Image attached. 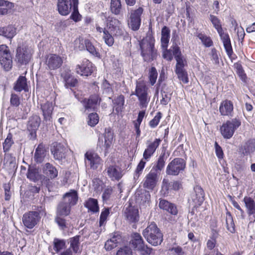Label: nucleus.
I'll use <instances>...</instances> for the list:
<instances>
[{"label": "nucleus", "instance_id": "obj_1", "mask_svg": "<svg viewBox=\"0 0 255 255\" xmlns=\"http://www.w3.org/2000/svg\"><path fill=\"white\" fill-rule=\"evenodd\" d=\"M142 235L146 241L152 246H157L162 242L163 235L154 223H151L143 230Z\"/></svg>", "mask_w": 255, "mask_h": 255}, {"label": "nucleus", "instance_id": "obj_2", "mask_svg": "<svg viewBox=\"0 0 255 255\" xmlns=\"http://www.w3.org/2000/svg\"><path fill=\"white\" fill-rule=\"evenodd\" d=\"M128 248L138 251L142 255H149L152 251V249L145 244L141 235L137 233L131 234Z\"/></svg>", "mask_w": 255, "mask_h": 255}, {"label": "nucleus", "instance_id": "obj_3", "mask_svg": "<svg viewBox=\"0 0 255 255\" xmlns=\"http://www.w3.org/2000/svg\"><path fill=\"white\" fill-rule=\"evenodd\" d=\"M154 39L153 37L147 36L140 43L141 55L145 61L153 60L156 56V50L154 48Z\"/></svg>", "mask_w": 255, "mask_h": 255}, {"label": "nucleus", "instance_id": "obj_4", "mask_svg": "<svg viewBox=\"0 0 255 255\" xmlns=\"http://www.w3.org/2000/svg\"><path fill=\"white\" fill-rule=\"evenodd\" d=\"M210 19L219 34L228 55L231 57L233 51L229 35L228 33L224 32L220 20L217 16L210 14Z\"/></svg>", "mask_w": 255, "mask_h": 255}, {"label": "nucleus", "instance_id": "obj_5", "mask_svg": "<svg viewBox=\"0 0 255 255\" xmlns=\"http://www.w3.org/2000/svg\"><path fill=\"white\" fill-rule=\"evenodd\" d=\"M27 177L29 180L34 182L40 181L42 185H45L50 191L49 184L51 183L49 178H48L45 175L40 174L38 169L34 166H29L27 173Z\"/></svg>", "mask_w": 255, "mask_h": 255}, {"label": "nucleus", "instance_id": "obj_6", "mask_svg": "<svg viewBox=\"0 0 255 255\" xmlns=\"http://www.w3.org/2000/svg\"><path fill=\"white\" fill-rule=\"evenodd\" d=\"M33 49L28 46H18L16 49L15 60L21 65H26L31 60Z\"/></svg>", "mask_w": 255, "mask_h": 255}, {"label": "nucleus", "instance_id": "obj_7", "mask_svg": "<svg viewBox=\"0 0 255 255\" xmlns=\"http://www.w3.org/2000/svg\"><path fill=\"white\" fill-rule=\"evenodd\" d=\"M0 64L5 71H9L12 66V56L6 45H0Z\"/></svg>", "mask_w": 255, "mask_h": 255}, {"label": "nucleus", "instance_id": "obj_8", "mask_svg": "<svg viewBox=\"0 0 255 255\" xmlns=\"http://www.w3.org/2000/svg\"><path fill=\"white\" fill-rule=\"evenodd\" d=\"M148 88L141 82L137 83L135 95L138 97L139 105L141 108H146L149 101L150 98L147 94Z\"/></svg>", "mask_w": 255, "mask_h": 255}, {"label": "nucleus", "instance_id": "obj_9", "mask_svg": "<svg viewBox=\"0 0 255 255\" xmlns=\"http://www.w3.org/2000/svg\"><path fill=\"white\" fill-rule=\"evenodd\" d=\"M241 125V122L236 119L228 121L223 124L220 128L222 135L225 138L229 139L232 137L235 130Z\"/></svg>", "mask_w": 255, "mask_h": 255}, {"label": "nucleus", "instance_id": "obj_10", "mask_svg": "<svg viewBox=\"0 0 255 255\" xmlns=\"http://www.w3.org/2000/svg\"><path fill=\"white\" fill-rule=\"evenodd\" d=\"M185 167V162L183 159L176 158L172 160L166 168V173L168 175H177Z\"/></svg>", "mask_w": 255, "mask_h": 255}, {"label": "nucleus", "instance_id": "obj_11", "mask_svg": "<svg viewBox=\"0 0 255 255\" xmlns=\"http://www.w3.org/2000/svg\"><path fill=\"white\" fill-rule=\"evenodd\" d=\"M160 175L155 170L151 169L144 179L143 187L149 190H153L158 182Z\"/></svg>", "mask_w": 255, "mask_h": 255}, {"label": "nucleus", "instance_id": "obj_12", "mask_svg": "<svg viewBox=\"0 0 255 255\" xmlns=\"http://www.w3.org/2000/svg\"><path fill=\"white\" fill-rule=\"evenodd\" d=\"M39 219V212L29 211L24 214L22 220L25 227L31 229L37 224Z\"/></svg>", "mask_w": 255, "mask_h": 255}, {"label": "nucleus", "instance_id": "obj_13", "mask_svg": "<svg viewBox=\"0 0 255 255\" xmlns=\"http://www.w3.org/2000/svg\"><path fill=\"white\" fill-rule=\"evenodd\" d=\"M113 136L114 133L111 129L107 128L105 129L104 141H103V139H101L100 137L99 138L97 146L102 150L105 151V154L108 152V149L112 144Z\"/></svg>", "mask_w": 255, "mask_h": 255}, {"label": "nucleus", "instance_id": "obj_14", "mask_svg": "<svg viewBox=\"0 0 255 255\" xmlns=\"http://www.w3.org/2000/svg\"><path fill=\"white\" fill-rule=\"evenodd\" d=\"M85 162L86 165H90L92 169L96 170L102 164V160L96 153L87 151L85 154Z\"/></svg>", "mask_w": 255, "mask_h": 255}, {"label": "nucleus", "instance_id": "obj_15", "mask_svg": "<svg viewBox=\"0 0 255 255\" xmlns=\"http://www.w3.org/2000/svg\"><path fill=\"white\" fill-rule=\"evenodd\" d=\"M62 58L55 54L48 55L45 60L46 68L50 70H54L59 68L62 65Z\"/></svg>", "mask_w": 255, "mask_h": 255}, {"label": "nucleus", "instance_id": "obj_16", "mask_svg": "<svg viewBox=\"0 0 255 255\" xmlns=\"http://www.w3.org/2000/svg\"><path fill=\"white\" fill-rule=\"evenodd\" d=\"M75 72L82 76L87 77L93 72L94 67L92 63L88 60L85 59L80 64H78L75 68Z\"/></svg>", "mask_w": 255, "mask_h": 255}, {"label": "nucleus", "instance_id": "obj_17", "mask_svg": "<svg viewBox=\"0 0 255 255\" xmlns=\"http://www.w3.org/2000/svg\"><path fill=\"white\" fill-rule=\"evenodd\" d=\"M143 8L139 7L136 9H132L130 11V27L134 31L137 30L141 23V15L143 12Z\"/></svg>", "mask_w": 255, "mask_h": 255}, {"label": "nucleus", "instance_id": "obj_18", "mask_svg": "<svg viewBox=\"0 0 255 255\" xmlns=\"http://www.w3.org/2000/svg\"><path fill=\"white\" fill-rule=\"evenodd\" d=\"M133 198L138 205L146 206L149 203L150 194L148 191L142 189H138L134 194Z\"/></svg>", "mask_w": 255, "mask_h": 255}, {"label": "nucleus", "instance_id": "obj_19", "mask_svg": "<svg viewBox=\"0 0 255 255\" xmlns=\"http://www.w3.org/2000/svg\"><path fill=\"white\" fill-rule=\"evenodd\" d=\"M54 106L52 102L46 101L40 104V109L42 112L44 121L47 125L52 124V115Z\"/></svg>", "mask_w": 255, "mask_h": 255}, {"label": "nucleus", "instance_id": "obj_20", "mask_svg": "<svg viewBox=\"0 0 255 255\" xmlns=\"http://www.w3.org/2000/svg\"><path fill=\"white\" fill-rule=\"evenodd\" d=\"M51 151L56 160H61L63 158H65L68 149L64 144L55 142L53 143Z\"/></svg>", "mask_w": 255, "mask_h": 255}, {"label": "nucleus", "instance_id": "obj_21", "mask_svg": "<svg viewBox=\"0 0 255 255\" xmlns=\"http://www.w3.org/2000/svg\"><path fill=\"white\" fill-rule=\"evenodd\" d=\"M107 25L111 32L115 35H121L124 33V29L120 21L114 18H109L107 20Z\"/></svg>", "mask_w": 255, "mask_h": 255}, {"label": "nucleus", "instance_id": "obj_22", "mask_svg": "<svg viewBox=\"0 0 255 255\" xmlns=\"http://www.w3.org/2000/svg\"><path fill=\"white\" fill-rule=\"evenodd\" d=\"M160 142L161 140L157 138L155 139L153 141H147V147L143 154V159L144 160H148L159 145Z\"/></svg>", "mask_w": 255, "mask_h": 255}, {"label": "nucleus", "instance_id": "obj_23", "mask_svg": "<svg viewBox=\"0 0 255 255\" xmlns=\"http://www.w3.org/2000/svg\"><path fill=\"white\" fill-rule=\"evenodd\" d=\"M194 193H193L191 199L194 203V207H199L204 200V193L202 188L199 186H196L194 188Z\"/></svg>", "mask_w": 255, "mask_h": 255}, {"label": "nucleus", "instance_id": "obj_24", "mask_svg": "<svg viewBox=\"0 0 255 255\" xmlns=\"http://www.w3.org/2000/svg\"><path fill=\"white\" fill-rule=\"evenodd\" d=\"M57 7L59 13L62 15H68L72 7L71 0H58Z\"/></svg>", "mask_w": 255, "mask_h": 255}, {"label": "nucleus", "instance_id": "obj_25", "mask_svg": "<svg viewBox=\"0 0 255 255\" xmlns=\"http://www.w3.org/2000/svg\"><path fill=\"white\" fill-rule=\"evenodd\" d=\"M84 206L88 209V212L96 214L99 212L100 208L97 199L89 198L84 203Z\"/></svg>", "mask_w": 255, "mask_h": 255}, {"label": "nucleus", "instance_id": "obj_26", "mask_svg": "<svg viewBox=\"0 0 255 255\" xmlns=\"http://www.w3.org/2000/svg\"><path fill=\"white\" fill-rule=\"evenodd\" d=\"M61 76L67 88L74 87L78 83V80L72 75L70 71H65L61 74Z\"/></svg>", "mask_w": 255, "mask_h": 255}, {"label": "nucleus", "instance_id": "obj_27", "mask_svg": "<svg viewBox=\"0 0 255 255\" xmlns=\"http://www.w3.org/2000/svg\"><path fill=\"white\" fill-rule=\"evenodd\" d=\"M233 105L231 101L225 100L220 106L219 111L222 116H231L233 111Z\"/></svg>", "mask_w": 255, "mask_h": 255}, {"label": "nucleus", "instance_id": "obj_28", "mask_svg": "<svg viewBox=\"0 0 255 255\" xmlns=\"http://www.w3.org/2000/svg\"><path fill=\"white\" fill-rule=\"evenodd\" d=\"M99 96L97 95H93L90 97L89 99H85L82 103L86 110H94L96 106L98 104Z\"/></svg>", "mask_w": 255, "mask_h": 255}, {"label": "nucleus", "instance_id": "obj_29", "mask_svg": "<svg viewBox=\"0 0 255 255\" xmlns=\"http://www.w3.org/2000/svg\"><path fill=\"white\" fill-rule=\"evenodd\" d=\"M159 207L160 209L167 211L172 215H175L178 213L176 206L174 204L171 203L164 199L160 201Z\"/></svg>", "mask_w": 255, "mask_h": 255}, {"label": "nucleus", "instance_id": "obj_30", "mask_svg": "<svg viewBox=\"0 0 255 255\" xmlns=\"http://www.w3.org/2000/svg\"><path fill=\"white\" fill-rule=\"evenodd\" d=\"M43 173L50 179H54L58 175L57 169L50 163L45 164L42 168Z\"/></svg>", "mask_w": 255, "mask_h": 255}, {"label": "nucleus", "instance_id": "obj_31", "mask_svg": "<svg viewBox=\"0 0 255 255\" xmlns=\"http://www.w3.org/2000/svg\"><path fill=\"white\" fill-rule=\"evenodd\" d=\"M78 201L77 193L75 190L66 193L63 197V202L66 203L70 206L75 205Z\"/></svg>", "mask_w": 255, "mask_h": 255}, {"label": "nucleus", "instance_id": "obj_32", "mask_svg": "<svg viewBox=\"0 0 255 255\" xmlns=\"http://www.w3.org/2000/svg\"><path fill=\"white\" fill-rule=\"evenodd\" d=\"M110 214L109 209L105 208L101 212L99 221V228L96 230L95 232L98 235L100 234L103 230L105 229L104 226L107 221V217Z\"/></svg>", "mask_w": 255, "mask_h": 255}, {"label": "nucleus", "instance_id": "obj_33", "mask_svg": "<svg viewBox=\"0 0 255 255\" xmlns=\"http://www.w3.org/2000/svg\"><path fill=\"white\" fill-rule=\"evenodd\" d=\"M107 172L108 176L113 180H119L122 176V172L119 168L111 166L107 168Z\"/></svg>", "mask_w": 255, "mask_h": 255}, {"label": "nucleus", "instance_id": "obj_34", "mask_svg": "<svg viewBox=\"0 0 255 255\" xmlns=\"http://www.w3.org/2000/svg\"><path fill=\"white\" fill-rule=\"evenodd\" d=\"M15 34V28L11 25L0 27V35H2L7 38L12 39Z\"/></svg>", "mask_w": 255, "mask_h": 255}, {"label": "nucleus", "instance_id": "obj_35", "mask_svg": "<svg viewBox=\"0 0 255 255\" xmlns=\"http://www.w3.org/2000/svg\"><path fill=\"white\" fill-rule=\"evenodd\" d=\"M128 220L133 223L132 227L136 229V226L135 224L139 220L138 210L134 207H128Z\"/></svg>", "mask_w": 255, "mask_h": 255}, {"label": "nucleus", "instance_id": "obj_36", "mask_svg": "<svg viewBox=\"0 0 255 255\" xmlns=\"http://www.w3.org/2000/svg\"><path fill=\"white\" fill-rule=\"evenodd\" d=\"M244 202L247 209L249 216L255 214V202L250 197L246 196L244 198Z\"/></svg>", "mask_w": 255, "mask_h": 255}, {"label": "nucleus", "instance_id": "obj_37", "mask_svg": "<svg viewBox=\"0 0 255 255\" xmlns=\"http://www.w3.org/2000/svg\"><path fill=\"white\" fill-rule=\"evenodd\" d=\"M46 151L42 144H39L35 150L34 159L36 162L41 163L46 155Z\"/></svg>", "mask_w": 255, "mask_h": 255}, {"label": "nucleus", "instance_id": "obj_38", "mask_svg": "<svg viewBox=\"0 0 255 255\" xmlns=\"http://www.w3.org/2000/svg\"><path fill=\"white\" fill-rule=\"evenodd\" d=\"M14 90L17 92H20L22 90H27L26 79L24 76H20L16 82L14 86Z\"/></svg>", "mask_w": 255, "mask_h": 255}, {"label": "nucleus", "instance_id": "obj_39", "mask_svg": "<svg viewBox=\"0 0 255 255\" xmlns=\"http://www.w3.org/2000/svg\"><path fill=\"white\" fill-rule=\"evenodd\" d=\"M182 186L181 183L178 181H174L173 182H169L168 180L164 179L162 181V187L166 190H178Z\"/></svg>", "mask_w": 255, "mask_h": 255}, {"label": "nucleus", "instance_id": "obj_40", "mask_svg": "<svg viewBox=\"0 0 255 255\" xmlns=\"http://www.w3.org/2000/svg\"><path fill=\"white\" fill-rule=\"evenodd\" d=\"M166 159L165 152L161 153L159 155L156 164L153 166L151 169H154L160 174V171L163 168L165 165V162Z\"/></svg>", "mask_w": 255, "mask_h": 255}, {"label": "nucleus", "instance_id": "obj_41", "mask_svg": "<svg viewBox=\"0 0 255 255\" xmlns=\"http://www.w3.org/2000/svg\"><path fill=\"white\" fill-rule=\"evenodd\" d=\"M71 206L63 202L60 203L57 208V214L60 216H67L70 212Z\"/></svg>", "mask_w": 255, "mask_h": 255}, {"label": "nucleus", "instance_id": "obj_42", "mask_svg": "<svg viewBox=\"0 0 255 255\" xmlns=\"http://www.w3.org/2000/svg\"><path fill=\"white\" fill-rule=\"evenodd\" d=\"M114 103V110H115L117 113H119L122 111L124 105V98L123 96H120L115 99L113 101Z\"/></svg>", "mask_w": 255, "mask_h": 255}, {"label": "nucleus", "instance_id": "obj_43", "mask_svg": "<svg viewBox=\"0 0 255 255\" xmlns=\"http://www.w3.org/2000/svg\"><path fill=\"white\" fill-rule=\"evenodd\" d=\"M73 11L71 15V18L75 22L81 20L82 16L80 14L78 9V0H72Z\"/></svg>", "mask_w": 255, "mask_h": 255}, {"label": "nucleus", "instance_id": "obj_44", "mask_svg": "<svg viewBox=\"0 0 255 255\" xmlns=\"http://www.w3.org/2000/svg\"><path fill=\"white\" fill-rule=\"evenodd\" d=\"M40 123V119L39 117H31L28 121V128L29 130H35L39 127Z\"/></svg>", "mask_w": 255, "mask_h": 255}, {"label": "nucleus", "instance_id": "obj_45", "mask_svg": "<svg viewBox=\"0 0 255 255\" xmlns=\"http://www.w3.org/2000/svg\"><path fill=\"white\" fill-rule=\"evenodd\" d=\"M79 236H76L73 238H71L69 239V242L70 243V249H72L73 251L75 253H77L79 250Z\"/></svg>", "mask_w": 255, "mask_h": 255}, {"label": "nucleus", "instance_id": "obj_46", "mask_svg": "<svg viewBox=\"0 0 255 255\" xmlns=\"http://www.w3.org/2000/svg\"><path fill=\"white\" fill-rule=\"evenodd\" d=\"M122 5L120 0H111V10L115 14H119L120 13Z\"/></svg>", "mask_w": 255, "mask_h": 255}, {"label": "nucleus", "instance_id": "obj_47", "mask_svg": "<svg viewBox=\"0 0 255 255\" xmlns=\"http://www.w3.org/2000/svg\"><path fill=\"white\" fill-rule=\"evenodd\" d=\"M88 39H85L82 37H79L74 41L75 48L79 50H85L86 45L87 44V42H88Z\"/></svg>", "mask_w": 255, "mask_h": 255}, {"label": "nucleus", "instance_id": "obj_48", "mask_svg": "<svg viewBox=\"0 0 255 255\" xmlns=\"http://www.w3.org/2000/svg\"><path fill=\"white\" fill-rule=\"evenodd\" d=\"M227 228L231 233H234L235 231L234 223L233 218L230 213L228 212L226 217Z\"/></svg>", "mask_w": 255, "mask_h": 255}, {"label": "nucleus", "instance_id": "obj_49", "mask_svg": "<svg viewBox=\"0 0 255 255\" xmlns=\"http://www.w3.org/2000/svg\"><path fill=\"white\" fill-rule=\"evenodd\" d=\"M99 121V116L96 113L90 114L88 117V124L92 127L95 126L98 123Z\"/></svg>", "mask_w": 255, "mask_h": 255}, {"label": "nucleus", "instance_id": "obj_50", "mask_svg": "<svg viewBox=\"0 0 255 255\" xmlns=\"http://www.w3.org/2000/svg\"><path fill=\"white\" fill-rule=\"evenodd\" d=\"M103 38L104 40L105 43L109 46H112L114 43V39L112 35L109 32V31L104 28V35Z\"/></svg>", "mask_w": 255, "mask_h": 255}, {"label": "nucleus", "instance_id": "obj_51", "mask_svg": "<svg viewBox=\"0 0 255 255\" xmlns=\"http://www.w3.org/2000/svg\"><path fill=\"white\" fill-rule=\"evenodd\" d=\"M175 71L180 81H182L184 83H187L188 82V75L184 69H175Z\"/></svg>", "mask_w": 255, "mask_h": 255}, {"label": "nucleus", "instance_id": "obj_52", "mask_svg": "<svg viewBox=\"0 0 255 255\" xmlns=\"http://www.w3.org/2000/svg\"><path fill=\"white\" fill-rule=\"evenodd\" d=\"M197 36L201 40L202 43L206 47H210L212 46L213 41L210 37H208L202 33H198L197 35Z\"/></svg>", "mask_w": 255, "mask_h": 255}, {"label": "nucleus", "instance_id": "obj_53", "mask_svg": "<svg viewBox=\"0 0 255 255\" xmlns=\"http://www.w3.org/2000/svg\"><path fill=\"white\" fill-rule=\"evenodd\" d=\"M14 142L12 140V135L11 133H8L7 137L3 143V148L4 152L8 151L13 144Z\"/></svg>", "mask_w": 255, "mask_h": 255}, {"label": "nucleus", "instance_id": "obj_54", "mask_svg": "<svg viewBox=\"0 0 255 255\" xmlns=\"http://www.w3.org/2000/svg\"><path fill=\"white\" fill-rule=\"evenodd\" d=\"M54 250L58 253L65 247V242L63 240L57 238L54 239Z\"/></svg>", "mask_w": 255, "mask_h": 255}, {"label": "nucleus", "instance_id": "obj_55", "mask_svg": "<svg viewBox=\"0 0 255 255\" xmlns=\"http://www.w3.org/2000/svg\"><path fill=\"white\" fill-rule=\"evenodd\" d=\"M85 49H86V50L93 55L96 57L100 56L99 53L89 39L88 42H87Z\"/></svg>", "mask_w": 255, "mask_h": 255}, {"label": "nucleus", "instance_id": "obj_56", "mask_svg": "<svg viewBox=\"0 0 255 255\" xmlns=\"http://www.w3.org/2000/svg\"><path fill=\"white\" fill-rule=\"evenodd\" d=\"M108 240H111V242L115 243L116 247L119 245H121L123 242V238L121 235L118 233H115L112 237Z\"/></svg>", "mask_w": 255, "mask_h": 255}, {"label": "nucleus", "instance_id": "obj_57", "mask_svg": "<svg viewBox=\"0 0 255 255\" xmlns=\"http://www.w3.org/2000/svg\"><path fill=\"white\" fill-rule=\"evenodd\" d=\"M177 62L176 65V69H184L186 65V61L183 56L177 57L175 58Z\"/></svg>", "mask_w": 255, "mask_h": 255}, {"label": "nucleus", "instance_id": "obj_58", "mask_svg": "<svg viewBox=\"0 0 255 255\" xmlns=\"http://www.w3.org/2000/svg\"><path fill=\"white\" fill-rule=\"evenodd\" d=\"M157 77V72L155 67L151 68L149 73V80L151 85H153L156 82Z\"/></svg>", "mask_w": 255, "mask_h": 255}, {"label": "nucleus", "instance_id": "obj_59", "mask_svg": "<svg viewBox=\"0 0 255 255\" xmlns=\"http://www.w3.org/2000/svg\"><path fill=\"white\" fill-rule=\"evenodd\" d=\"M236 68L237 69V73L239 76L242 81L245 82L247 79V76L246 74L244 73V71L242 65L240 64H237L236 65Z\"/></svg>", "mask_w": 255, "mask_h": 255}, {"label": "nucleus", "instance_id": "obj_60", "mask_svg": "<svg viewBox=\"0 0 255 255\" xmlns=\"http://www.w3.org/2000/svg\"><path fill=\"white\" fill-rule=\"evenodd\" d=\"M161 115L162 114L160 112H158L157 113L154 118L149 122V126L150 127L153 128L158 125L160 120L161 118Z\"/></svg>", "mask_w": 255, "mask_h": 255}, {"label": "nucleus", "instance_id": "obj_61", "mask_svg": "<svg viewBox=\"0 0 255 255\" xmlns=\"http://www.w3.org/2000/svg\"><path fill=\"white\" fill-rule=\"evenodd\" d=\"M143 158L140 161V162L138 163L137 166V168H136V169L135 170V175L134 176V179H137L140 175V174L141 173L142 169H143L144 166H145V161L143 160Z\"/></svg>", "mask_w": 255, "mask_h": 255}, {"label": "nucleus", "instance_id": "obj_62", "mask_svg": "<svg viewBox=\"0 0 255 255\" xmlns=\"http://www.w3.org/2000/svg\"><path fill=\"white\" fill-rule=\"evenodd\" d=\"M172 255H185L182 249L180 247H173L170 249Z\"/></svg>", "mask_w": 255, "mask_h": 255}, {"label": "nucleus", "instance_id": "obj_63", "mask_svg": "<svg viewBox=\"0 0 255 255\" xmlns=\"http://www.w3.org/2000/svg\"><path fill=\"white\" fill-rule=\"evenodd\" d=\"M10 104L11 105L18 107L20 104L19 99L15 94H12L10 98Z\"/></svg>", "mask_w": 255, "mask_h": 255}, {"label": "nucleus", "instance_id": "obj_64", "mask_svg": "<svg viewBox=\"0 0 255 255\" xmlns=\"http://www.w3.org/2000/svg\"><path fill=\"white\" fill-rule=\"evenodd\" d=\"M112 192L113 189L111 187H108L107 188H106L104 190L102 195L103 200H107L110 198L111 194L112 193Z\"/></svg>", "mask_w": 255, "mask_h": 255}]
</instances>
